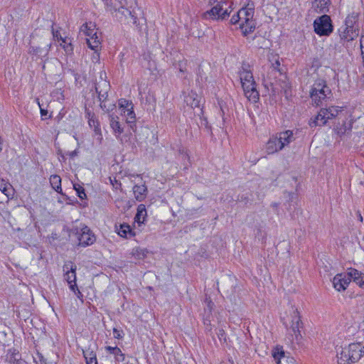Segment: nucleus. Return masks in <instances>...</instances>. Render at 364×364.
<instances>
[{
    "mask_svg": "<svg viewBox=\"0 0 364 364\" xmlns=\"http://www.w3.org/2000/svg\"><path fill=\"white\" fill-rule=\"evenodd\" d=\"M240 82L246 97L252 102L259 99V92L249 65H243L239 72Z\"/></svg>",
    "mask_w": 364,
    "mask_h": 364,
    "instance_id": "1",
    "label": "nucleus"
},
{
    "mask_svg": "<svg viewBox=\"0 0 364 364\" xmlns=\"http://www.w3.org/2000/svg\"><path fill=\"white\" fill-rule=\"evenodd\" d=\"M293 132L287 130L269 138L266 144V152L273 154L282 150L294 141Z\"/></svg>",
    "mask_w": 364,
    "mask_h": 364,
    "instance_id": "2",
    "label": "nucleus"
},
{
    "mask_svg": "<svg viewBox=\"0 0 364 364\" xmlns=\"http://www.w3.org/2000/svg\"><path fill=\"white\" fill-rule=\"evenodd\" d=\"M364 347L360 343H350L343 348L338 355V364H353L363 356Z\"/></svg>",
    "mask_w": 364,
    "mask_h": 364,
    "instance_id": "3",
    "label": "nucleus"
},
{
    "mask_svg": "<svg viewBox=\"0 0 364 364\" xmlns=\"http://www.w3.org/2000/svg\"><path fill=\"white\" fill-rule=\"evenodd\" d=\"M364 347L360 343H350L343 348L338 355V364H353L363 356Z\"/></svg>",
    "mask_w": 364,
    "mask_h": 364,
    "instance_id": "4",
    "label": "nucleus"
},
{
    "mask_svg": "<svg viewBox=\"0 0 364 364\" xmlns=\"http://www.w3.org/2000/svg\"><path fill=\"white\" fill-rule=\"evenodd\" d=\"M331 90L324 80L318 79L314 82L310 91V97L313 105H322L327 99L331 98Z\"/></svg>",
    "mask_w": 364,
    "mask_h": 364,
    "instance_id": "5",
    "label": "nucleus"
},
{
    "mask_svg": "<svg viewBox=\"0 0 364 364\" xmlns=\"http://www.w3.org/2000/svg\"><path fill=\"white\" fill-rule=\"evenodd\" d=\"M342 112V108L339 107L331 106L328 108H321L318 114L310 120L309 125L311 127L323 126L328 120L338 117Z\"/></svg>",
    "mask_w": 364,
    "mask_h": 364,
    "instance_id": "6",
    "label": "nucleus"
},
{
    "mask_svg": "<svg viewBox=\"0 0 364 364\" xmlns=\"http://www.w3.org/2000/svg\"><path fill=\"white\" fill-rule=\"evenodd\" d=\"M80 31L87 36L86 41L88 47L97 52L100 48L101 41L95 26L91 22L85 23L81 26Z\"/></svg>",
    "mask_w": 364,
    "mask_h": 364,
    "instance_id": "7",
    "label": "nucleus"
},
{
    "mask_svg": "<svg viewBox=\"0 0 364 364\" xmlns=\"http://www.w3.org/2000/svg\"><path fill=\"white\" fill-rule=\"evenodd\" d=\"M253 14L254 11L252 9L242 8L239 11L240 28L245 36L253 32L255 28Z\"/></svg>",
    "mask_w": 364,
    "mask_h": 364,
    "instance_id": "8",
    "label": "nucleus"
},
{
    "mask_svg": "<svg viewBox=\"0 0 364 364\" xmlns=\"http://www.w3.org/2000/svg\"><path fill=\"white\" fill-rule=\"evenodd\" d=\"M210 4L213 6L207 14L212 16L213 19L223 20L229 16L231 11H229L230 6L223 8V5H227L226 0H210Z\"/></svg>",
    "mask_w": 364,
    "mask_h": 364,
    "instance_id": "9",
    "label": "nucleus"
},
{
    "mask_svg": "<svg viewBox=\"0 0 364 364\" xmlns=\"http://www.w3.org/2000/svg\"><path fill=\"white\" fill-rule=\"evenodd\" d=\"M282 322L286 327L289 326L294 333L296 338L297 339L298 336H300L299 328L302 324L297 309L291 306L290 309V316L283 317Z\"/></svg>",
    "mask_w": 364,
    "mask_h": 364,
    "instance_id": "10",
    "label": "nucleus"
},
{
    "mask_svg": "<svg viewBox=\"0 0 364 364\" xmlns=\"http://www.w3.org/2000/svg\"><path fill=\"white\" fill-rule=\"evenodd\" d=\"M331 21L328 16L323 15L314 23L315 32L320 36H328L332 32Z\"/></svg>",
    "mask_w": 364,
    "mask_h": 364,
    "instance_id": "11",
    "label": "nucleus"
},
{
    "mask_svg": "<svg viewBox=\"0 0 364 364\" xmlns=\"http://www.w3.org/2000/svg\"><path fill=\"white\" fill-rule=\"evenodd\" d=\"M64 278L70 284V289L75 292V290L80 294V291L76 285V265L73 262L68 261L63 266Z\"/></svg>",
    "mask_w": 364,
    "mask_h": 364,
    "instance_id": "12",
    "label": "nucleus"
},
{
    "mask_svg": "<svg viewBox=\"0 0 364 364\" xmlns=\"http://www.w3.org/2000/svg\"><path fill=\"white\" fill-rule=\"evenodd\" d=\"M77 234L78 235V245L80 246H89L95 242L96 237L87 226L82 228L80 232H77Z\"/></svg>",
    "mask_w": 364,
    "mask_h": 364,
    "instance_id": "13",
    "label": "nucleus"
},
{
    "mask_svg": "<svg viewBox=\"0 0 364 364\" xmlns=\"http://www.w3.org/2000/svg\"><path fill=\"white\" fill-rule=\"evenodd\" d=\"M116 17L120 21L127 23L136 24L137 17L134 11L122 6L119 9H115Z\"/></svg>",
    "mask_w": 364,
    "mask_h": 364,
    "instance_id": "14",
    "label": "nucleus"
},
{
    "mask_svg": "<svg viewBox=\"0 0 364 364\" xmlns=\"http://www.w3.org/2000/svg\"><path fill=\"white\" fill-rule=\"evenodd\" d=\"M350 283V278L346 274H337L333 279V287L338 291L346 289Z\"/></svg>",
    "mask_w": 364,
    "mask_h": 364,
    "instance_id": "15",
    "label": "nucleus"
},
{
    "mask_svg": "<svg viewBox=\"0 0 364 364\" xmlns=\"http://www.w3.org/2000/svg\"><path fill=\"white\" fill-rule=\"evenodd\" d=\"M109 121L110 127L113 130L116 138L122 141V138L120 137V135L123 132V128L121 127L119 117L114 114H109Z\"/></svg>",
    "mask_w": 364,
    "mask_h": 364,
    "instance_id": "16",
    "label": "nucleus"
},
{
    "mask_svg": "<svg viewBox=\"0 0 364 364\" xmlns=\"http://www.w3.org/2000/svg\"><path fill=\"white\" fill-rule=\"evenodd\" d=\"M340 37L344 41H350L357 38L359 35L358 28H350L344 26L343 30L340 29Z\"/></svg>",
    "mask_w": 364,
    "mask_h": 364,
    "instance_id": "17",
    "label": "nucleus"
},
{
    "mask_svg": "<svg viewBox=\"0 0 364 364\" xmlns=\"http://www.w3.org/2000/svg\"><path fill=\"white\" fill-rule=\"evenodd\" d=\"M96 92L98 93L100 101H105L108 96V91L109 90V84L107 81L100 82L96 85Z\"/></svg>",
    "mask_w": 364,
    "mask_h": 364,
    "instance_id": "18",
    "label": "nucleus"
},
{
    "mask_svg": "<svg viewBox=\"0 0 364 364\" xmlns=\"http://www.w3.org/2000/svg\"><path fill=\"white\" fill-rule=\"evenodd\" d=\"M51 44L48 43L43 48L36 46H31L29 48V53L38 57H46L48 55L50 49Z\"/></svg>",
    "mask_w": 364,
    "mask_h": 364,
    "instance_id": "19",
    "label": "nucleus"
},
{
    "mask_svg": "<svg viewBox=\"0 0 364 364\" xmlns=\"http://www.w3.org/2000/svg\"><path fill=\"white\" fill-rule=\"evenodd\" d=\"M269 61L271 63L270 69H272V73H274V77H277L281 75V72L279 70L280 62L279 58L277 55L271 53L268 56Z\"/></svg>",
    "mask_w": 364,
    "mask_h": 364,
    "instance_id": "20",
    "label": "nucleus"
},
{
    "mask_svg": "<svg viewBox=\"0 0 364 364\" xmlns=\"http://www.w3.org/2000/svg\"><path fill=\"white\" fill-rule=\"evenodd\" d=\"M146 215L147 213L145 205L140 204L137 208V212L134 217V223H136L139 228L142 224H144Z\"/></svg>",
    "mask_w": 364,
    "mask_h": 364,
    "instance_id": "21",
    "label": "nucleus"
},
{
    "mask_svg": "<svg viewBox=\"0 0 364 364\" xmlns=\"http://www.w3.org/2000/svg\"><path fill=\"white\" fill-rule=\"evenodd\" d=\"M200 97L196 92H190L185 97V102L188 106L192 108L199 107L200 103Z\"/></svg>",
    "mask_w": 364,
    "mask_h": 364,
    "instance_id": "22",
    "label": "nucleus"
},
{
    "mask_svg": "<svg viewBox=\"0 0 364 364\" xmlns=\"http://www.w3.org/2000/svg\"><path fill=\"white\" fill-rule=\"evenodd\" d=\"M133 192L134 194L135 198L138 201H143L147 194V188L144 184L142 185H135L133 187Z\"/></svg>",
    "mask_w": 364,
    "mask_h": 364,
    "instance_id": "23",
    "label": "nucleus"
},
{
    "mask_svg": "<svg viewBox=\"0 0 364 364\" xmlns=\"http://www.w3.org/2000/svg\"><path fill=\"white\" fill-rule=\"evenodd\" d=\"M352 124H353L352 120H348V121L343 122V123L341 125H338L336 127V128L335 129V130H336L337 134H338L340 136L348 134L352 129Z\"/></svg>",
    "mask_w": 364,
    "mask_h": 364,
    "instance_id": "24",
    "label": "nucleus"
},
{
    "mask_svg": "<svg viewBox=\"0 0 364 364\" xmlns=\"http://www.w3.org/2000/svg\"><path fill=\"white\" fill-rule=\"evenodd\" d=\"M118 234L121 237L129 238L136 235L135 232L132 229L130 225L127 224H122L118 230Z\"/></svg>",
    "mask_w": 364,
    "mask_h": 364,
    "instance_id": "25",
    "label": "nucleus"
},
{
    "mask_svg": "<svg viewBox=\"0 0 364 364\" xmlns=\"http://www.w3.org/2000/svg\"><path fill=\"white\" fill-rule=\"evenodd\" d=\"M358 18V13L353 12L346 17L344 26L350 28H358V26L356 24Z\"/></svg>",
    "mask_w": 364,
    "mask_h": 364,
    "instance_id": "26",
    "label": "nucleus"
},
{
    "mask_svg": "<svg viewBox=\"0 0 364 364\" xmlns=\"http://www.w3.org/2000/svg\"><path fill=\"white\" fill-rule=\"evenodd\" d=\"M276 78L277 77H274V73H272V69L270 68L267 72V76L264 77V82L265 83V86L272 87V89L274 92L278 90L277 87H274Z\"/></svg>",
    "mask_w": 364,
    "mask_h": 364,
    "instance_id": "27",
    "label": "nucleus"
},
{
    "mask_svg": "<svg viewBox=\"0 0 364 364\" xmlns=\"http://www.w3.org/2000/svg\"><path fill=\"white\" fill-rule=\"evenodd\" d=\"M50 183L52 188L58 193H60L62 191L61 178L59 176L52 175L50 178Z\"/></svg>",
    "mask_w": 364,
    "mask_h": 364,
    "instance_id": "28",
    "label": "nucleus"
},
{
    "mask_svg": "<svg viewBox=\"0 0 364 364\" xmlns=\"http://www.w3.org/2000/svg\"><path fill=\"white\" fill-rule=\"evenodd\" d=\"M61 43L60 46L64 49L66 54L73 53V47L70 41H68L67 38L60 37Z\"/></svg>",
    "mask_w": 364,
    "mask_h": 364,
    "instance_id": "29",
    "label": "nucleus"
},
{
    "mask_svg": "<svg viewBox=\"0 0 364 364\" xmlns=\"http://www.w3.org/2000/svg\"><path fill=\"white\" fill-rule=\"evenodd\" d=\"M124 116L127 117L128 123H132L135 120V114L133 109V105L123 111Z\"/></svg>",
    "mask_w": 364,
    "mask_h": 364,
    "instance_id": "30",
    "label": "nucleus"
},
{
    "mask_svg": "<svg viewBox=\"0 0 364 364\" xmlns=\"http://www.w3.org/2000/svg\"><path fill=\"white\" fill-rule=\"evenodd\" d=\"M147 251L144 249L134 248L132 250V255L137 259H143L146 255Z\"/></svg>",
    "mask_w": 364,
    "mask_h": 364,
    "instance_id": "31",
    "label": "nucleus"
},
{
    "mask_svg": "<svg viewBox=\"0 0 364 364\" xmlns=\"http://www.w3.org/2000/svg\"><path fill=\"white\" fill-rule=\"evenodd\" d=\"M330 0H316L315 4L318 9H319L320 11L325 12V11L328 9L329 5Z\"/></svg>",
    "mask_w": 364,
    "mask_h": 364,
    "instance_id": "32",
    "label": "nucleus"
},
{
    "mask_svg": "<svg viewBox=\"0 0 364 364\" xmlns=\"http://www.w3.org/2000/svg\"><path fill=\"white\" fill-rule=\"evenodd\" d=\"M0 191L6 196H9L10 195V185L3 179L0 180Z\"/></svg>",
    "mask_w": 364,
    "mask_h": 364,
    "instance_id": "33",
    "label": "nucleus"
},
{
    "mask_svg": "<svg viewBox=\"0 0 364 364\" xmlns=\"http://www.w3.org/2000/svg\"><path fill=\"white\" fill-rule=\"evenodd\" d=\"M73 186L79 198H80L81 199H84L86 198L85 189L83 188L82 186H81L79 184H74Z\"/></svg>",
    "mask_w": 364,
    "mask_h": 364,
    "instance_id": "34",
    "label": "nucleus"
},
{
    "mask_svg": "<svg viewBox=\"0 0 364 364\" xmlns=\"http://www.w3.org/2000/svg\"><path fill=\"white\" fill-rule=\"evenodd\" d=\"M360 273L361 272H358L357 269L350 268L348 269V272L346 273V275L349 277L350 282L351 280L354 281L355 277H360Z\"/></svg>",
    "mask_w": 364,
    "mask_h": 364,
    "instance_id": "35",
    "label": "nucleus"
},
{
    "mask_svg": "<svg viewBox=\"0 0 364 364\" xmlns=\"http://www.w3.org/2000/svg\"><path fill=\"white\" fill-rule=\"evenodd\" d=\"M273 358L277 364H281V359L284 358V352H274Z\"/></svg>",
    "mask_w": 364,
    "mask_h": 364,
    "instance_id": "36",
    "label": "nucleus"
},
{
    "mask_svg": "<svg viewBox=\"0 0 364 364\" xmlns=\"http://www.w3.org/2000/svg\"><path fill=\"white\" fill-rule=\"evenodd\" d=\"M119 105L120 108H122V112H123L127 108H128L131 105H132V103L127 100L121 99L119 102Z\"/></svg>",
    "mask_w": 364,
    "mask_h": 364,
    "instance_id": "37",
    "label": "nucleus"
},
{
    "mask_svg": "<svg viewBox=\"0 0 364 364\" xmlns=\"http://www.w3.org/2000/svg\"><path fill=\"white\" fill-rule=\"evenodd\" d=\"M113 355H115V358L118 361H123L124 360V355L119 348H117V350L114 351Z\"/></svg>",
    "mask_w": 364,
    "mask_h": 364,
    "instance_id": "38",
    "label": "nucleus"
},
{
    "mask_svg": "<svg viewBox=\"0 0 364 364\" xmlns=\"http://www.w3.org/2000/svg\"><path fill=\"white\" fill-rule=\"evenodd\" d=\"M355 282L359 287H363L364 286V274L360 273V277H355Z\"/></svg>",
    "mask_w": 364,
    "mask_h": 364,
    "instance_id": "39",
    "label": "nucleus"
},
{
    "mask_svg": "<svg viewBox=\"0 0 364 364\" xmlns=\"http://www.w3.org/2000/svg\"><path fill=\"white\" fill-rule=\"evenodd\" d=\"M100 107L102 109L105 110L106 112H109V111L112 110L114 107H115L114 105H110L109 106L107 107L105 101H101Z\"/></svg>",
    "mask_w": 364,
    "mask_h": 364,
    "instance_id": "40",
    "label": "nucleus"
},
{
    "mask_svg": "<svg viewBox=\"0 0 364 364\" xmlns=\"http://www.w3.org/2000/svg\"><path fill=\"white\" fill-rule=\"evenodd\" d=\"M113 333L114 337L117 339L122 338L124 336L123 331L122 330H118L117 328L113 329Z\"/></svg>",
    "mask_w": 364,
    "mask_h": 364,
    "instance_id": "41",
    "label": "nucleus"
},
{
    "mask_svg": "<svg viewBox=\"0 0 364 364\" xmlns=\"http://www.w3.org/2000/svg\"><path fill=\"white\" fill-rule=\"evenodd\" d=\"M230 21L232 24H236L240 22L239 11L236 15L232 16Z\"/></svg>",
    "mask_w": 364,
    "mask_h": 364,
    "instance_id": "42",
    "label": "nucleus"
},
{
    "mask_svg": "<svg viewBox=\"0 0 364 364\" xmlns=\"http://www.w3.org/2000/svg\"><path fill=\"white\" fill-rule=\"evenodd\" d=\"M20 355H18V353H14L9 358V362L11 363V364H16V361L15 360L16 359H20Z\"/></svg>",
    "mask_w": 364,
    "mask_h": 364,
    "instance_id": "43",
    "label": "nucleus"
},
{
    "mask_svg": "<svg viewBox=\"0 0 364 364\" xmlns=\"http://www.w3.org/2000/svg\"><path fill=\"white\" fill-rule=\"evenodd\" d=\"M86 364H97V357H86Z\"/></svg>",
    "mask_w": 364,
    "mask_h": 364,
    "instance_id": "44",
    "label": "nucleus"
},
{
    "mask_svg": "<svg viewBox=\"0 0 364 364\" xmlns=\"http://www.w3.org/2000/svg\"><path fill=\"white\" fill-rule=\"evenodd\" d=\"M360 47L363 58H364V36H362L360 41Z\"/></svg>",
    "mask_w": 364,
    "mask_h": 364,
    "instance_id": "45",
    "label": "nucleus"
},
{
    "mask_svg": "<svg viewBox=\"0 0 364 364\" xmlns=\"http://www.w3.org/2000/svg\"><path fill=\"white\" fill-rule=\"evenodd\" d=\"M53 36L54 39L60 40V37H62L60 34V32L58 31H55L54 29H52Z\"/></svg>",
    "mask_w": 364,
    "mask_h": 364,
    "instance_id": "46",
    "label": "nucleus"
},
{
    "mask_svg": "<svg viewBox=\"0 0 364 364\" xmlns=\"http://www.w3.org/2000/svg\"><path fill=\"white\" fill-rule=\"evenodd\" d=\"M84 357L86 359V357H96V354L92 351H84Z\"/></svg>",
    "mask_w": 364,
    "mask_h": 364,
    "instance_id": "47",
    "label": "nucleus"
},
{
    "mask_svg": "<svg viewBox=\"0 0 364 364\" xmlns=\"http://www.w3.org/2000/svg\"><path fill=\"white\" fill-rule=\"evenodd\" d=\"M205 302L207 304V306L210 309V311L213 309V306L214 304L212 302V301L208 298L205 299Z\"/></svg>",
    "mask_w": 364,
    "mask_h": 364,
    "instance_id": "48",
    "label": "nucleus"
},
{
    "mask_svg": "<svg viewBox=\"0 0 364 364\" xmlns=\"http://www.w3.org/2000/svg\"><path fill=\"white\" fill-rule=\"evenodd\" d=\"M118 347L106 346L105 349L110 353L113 354Z\"/></svg>",
    "mask_w": 364,
    "mask_h": 364,
    "instance_id": "49",
    "label": "nucleus"
},
{
    "mask_svg": "<svg viewBox=\"0 0 364 364\" xmlns=\"http://www.w3.org/2000/svg\"><path fill=\"white\" fill-rule=\"evenodd\" d=\"M78 151L77 149H75L73 151H70L67 154L70 158H74L75 156H77Z\"/></svg>",
    "mask_w": 364,
    "mask_h": 364,
    "instance_id": "50",
    "label": "nucleus"
},
{
    "mask_svg": "<svg viewBox=\"0 0 364 364\" xmlns=\"http://www.w3.org/2000/svg\"><path fill=\"white\" fill-rule=\"evenodd\" d=\"M107 6H113L112 0H103ZM120 4H122V0H117Z\"/></svg>",
    "mask_w": 364,
    "mask_h": 364,
    "instance_id": "51",
    "label": "nucleus"
},
{
    "mask_svg": "<svg viewBox=\"0 0 364 364\" xmlns=\"http://www.w3.org/2000/svg\"><path fill=\"white\" fill-rule=\"evenodd\" d=\"M16 364H26V362L22 359H16Z\"/></svg>",
    "mask_w": 364,
    "mask_h": 364,
    "instance_id": "52",
    "label": "nucleus"
},
{
    "mask_svg": "<svg viewBox=\"0 0 364 364\" xmlns=\"http://www.w3.org/2000/svg\"><path fill=\"white\" fill-rule=\"evenodd\" d=\"M224 334H225V332L223 329L219 330L218 336H219L220 339H221V337L223 336Z\"/></svg>",
    "mask_w": 364,
    "mask_h": 364,
    "instance_id": "53",
    "label": "nucleus"
},
{
    "mask_svg": "<svg viewBox=\"0 0 364 364\" xmlns=\"http://www.w3.org/2000/svg\"><path fill=\"white\" fill-rule=\"evenodd\" d=\"M271 205H272V208H274V209H277V208H278V205H278V203H273Z\"/></svg>",
    "mask_w": 364,
    "mask_h": 364,
    "instance_id": "54",
    "label": "nucleus"
},
{
    "mask_svg": "<svg viewBox=\"0 0 364 364\" xmlns=\"http://www.w3.org/2000/svg\"><path fill=\"white\" fill-rule=\"evenodd\" d=\"M41 114L42 115H46L47 114V111L45 110V109H41Z\"/></svg>",
    "mask_w": 364,
    "mask_h": 364,
    "instance_id": "55",
    "label": "nucleus"
},
{
    "mask_svg": "<svg viewBox=\"0 0 364 364\" xmlns=\"http://www.w3.org/2000/svg\"><path fill=\"white\" fill-rule=\"evenodd\" d=\"M41 364H47V363H46V360L43 359V357H42V356H41Z\"/></svg>",
    "mask_w": 364,
    "mask_h": 364,
    "instance_id": "56",
    "label": "nucleus"
},
{
    "mask_svg": "<svg viewBox=\"0 0 364 364\" xmlns=\"http://www.w3.org/2000/svg\"><path fill=\"white\" fill-rule=\"evenodd\" d=\"M359 220H360V221H361V222L363 221V217H362V215H360V213H359Z\"/></svg>",
    "mask_w": 364,
    "mask_h": 364,
    "instance_id": "57",
    "label": "nucleus"
}]
</instances>
